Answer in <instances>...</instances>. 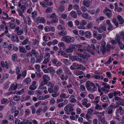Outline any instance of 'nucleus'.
<instances>
[{
	"label": "nucleus",
	"instance_id": "f257e3e1",
	"mask_svg": "<svg viewBox=\"0 0 124 124\" xmlns=\"http://www.w3.org/2000/svg\"><path fill=\"white\" fill-rule=\"evenodd\" d=\"M106 43L103 41L101 43V46L98 45L96 47V51L98 54H100L102 52L103 54H105L106 50L105 48Z\"/></svg>",
	"mask_w": 124,
	"mask_h": 124
},
{
	"label": "nucleus",
	"instance_id": "f03ea898",
	"mask_svg": "<svg viewBox=\"0 0 124 124\" xmlns=\"http://www.w3.org/2000/svg\"><path fill=\"white\" fill-rule=\"evenodd\" d=\"M75 40L74 38L69 36H63L62 38V40L67 43H72Z\"/></svg>",
	"mask_w": 124,
	"mask_h": 124
},
{
	"label": "nucleus",
	"instance_id": "7ed1b4c3",
	"mask_svg": "<svg viewBox=\"0 0 124 124\" xmlns=\"http://www.w3.org/2000/svg\"><path fill=\"white\" fill-rule=\"evenodd\" d=\"M76 48L75 45L71 44L69 46L68 48L66 49L65 52L68 53H70L73 52L74 50Z\"/></svg>",
	"mask_w": 124,
	"mask_h": 124
},
{
	"label": "nucleus",
	"instance_id": "20e7f679",
	"mask_svg": "<svg viewBox=\"0 0 124 124\" xmlns=\"http://www.w3.org/2000/svg\"><path fill=\"white\" fill-rule=\"evenodd\" d=\"M43 80L41 82V85H45L47 84L48 81L50 79V78L48 75H44L43 76Z\"/></svg>",
	"mask_w": 124,
	"mask_h": 124
},
{
	"label": "nucleus",
	"instance_id": "39448f33",
	"mask_svg": "<svg viewBox=\"0 0 124 124\" xmlns=\"http://www.w3.org/2000/svg\"><path fill=\"white\" fill-rule=\"evenodd\" d=\"M103 12L109 18L111 17L112 15L111 11L107 8H106L104 10Z\"/></svg>",
	"mask_w": 124,
	"mask_h": 124
},
{
	"label": "nucleus",
	"instance_id": "423d86ee",
	"mask_svg": "<svg viewBox=\"0 0 124 124\" xmlns=\"http://www.w3.org/2000/svg\"><path fill=\"white\" fill-rule=\"evenodd\" d=\"M50 18L52 19L51 20L53 23H57L58 21V19L56 17L55 14L53 13L50 16Z\"/></svg>",
	"mask_w": 124,
	"mask_h": 124
},
{
	"label": "nucleus",
	"instance_id": "0eeeda50",
	"mask_svg": "<svg viewBox=\"0 0 124 124\" xmlns=\"http://www.w3.org/2000/svg\"><path fill=\"white\" fill-rule=\"evenodd\" d=\"M47 86H50V87L48 88V91L49 92L51 93H53L54 91L53 89V88L54 85V84H52L51 82H49L48 83Z\"/></svg>",
	"mask_w": 124,
	"mask_h": 124
},
{
	"label": "nucleus",
	"instance_id": "6e6552de",
	"mask_svg": "<svg viewBox=\"0 0 124 124\" xmlns=\"http://www.w3.org/2000/svg\"><path fill=\"white\" fill-rule=\"evenodd\" d=\"M81 15L82 17L85 19H87L90 20H92L91 17L89 16V15L87 13H83Z\"/></svg>",
	"mask_w": 124,
	"mask_h": 124
},
{
	"label": "nucleus",
	"instance_id": "1a4fd4ad",
	"mask_svg": "<svg viewBox=\"0 0 124 124\" xmlns=\"http://www.w3.org/2000/svg\"><path fill=\"white\" fill-rule=\"evenodd\" d=\"M92 1L90 0L86 1L84 0L82 2V4L83 5L86 7H89L91 4Z\"/></svg>",
	"mask_w": 124,
	"mask_h": 124
},
{
	"label": "nucleus",
	"instance_id": "9d476101",
	"mask_svg": "<svg viewBox=\"0 0 124 124\" xmlns=\"http://www.w3.org/2000/svg\"><path fill=\"white\" fill-rule=\"evenodd\" d=\"M36 20L40 23H44L46 22V20L44 18L42 17H40L39 16L38 17L36 18Z\"/></svg>",
	"mask_w": 124,
	"mask_h": 124
},
{
	"label": "nucleus",
	"instance_id": "9b49d317",
	"mask_svg": "<svg viewBox=\"0 0 124 124\" xmlns=\"http://www.w3.org/2000/svg\"><path fill=\"white\" fill-rule=\"evenodd\" d=\"M17 87V84H16V85H15L14 84H11L9 89V91L10 92L13 90H15L16 89Z\"/></svg>",
	"mask_w": 124,
	"mask_h": 124
},
{
	"label": "nucleus",
	"instance_id": "f8f14e48",
	"mask_svg": "<svg viewBox=\"0 0 124 124\" xmlns=\"http://www.w3.org/2000/svg\"><path fill=\"white\" fill-rule=\"evenodd\" d=\"M80 56L84 59H87L90 57V55L87 53H84L83 54H80Z\"/></svg>",
	"mask_w": 124,
	"mask_h": 124
},
{
	"label": "nucleus",
	"instance_id": "ddd939ff",
	"mask_svg": "<svg viewBox=\"0 0 124 124\" xmlns=\"http://www.w3.org/2000/svg\"><path fill=\"white\" fill-rule=\"evenodd\" d=\"M78 66L79 64H78L74 63H73L72 65L70 66V69L72 70L78 69Z\"/></svg>",
	"mask_w": 124,
	"mask_h": 124
},
{
	"label": "nucleus",
	"instance_id": "4468645a",
	"mask_svg": "<svg viewBox=\"0 0 124 124\" xmlns=\"http://www.w3.org/2000/svg\"><path fill=\"white\" fill-rule=\"evenodd\" d=\"M90 81H88L86 82V86L87 90L88 91H92V88L91 87L90 85Z\"/></svg>",
	"mask_w": 124,
	"mask_h": 124
},
{
	"label": "nucleus",
	"instance_id": "2eb2a0df",
	"mask_svg": "<svg viewBox=\"0 0 124 124\" xmlns=\"http://www.w3.org/2000/svg\"><path fill=\"white\" fill-rule=\"evenodd\" d=\"M0 65L2 67H5V68L7 69H8V65L6 61L5 62V63L3 61L1 62Z\"/></svg>",
	"mask_w": 124,
	"mask_h": 124
},
{
	"label": "nucleus",
	"instance_id": "dca6fc26",
	"mask_svg": "<svg viewBox=\"0 0 124 124\" xmlns=\"http://www.w3.org/2000/svg\"><path fill=\"white\" fill-rule=\"evenodd\" d=\"M91 35V32L89 31H86L85 32V36L87 39L90 38Z\"/></svg>",
	"mask_w": 124,
	"mask_h": 124
},
{
	"label": "nucleus",
	"instance_id": "f3484780",
	"mask_svg": "<svg viewBox=\"0 0 124 124\" xmlns=\"http://www.w3.org/2000/svg\"><path fill=\"white\" fill-rule=\"evenodd\" d=\"M19 50L21 53H25L27 52V51L25 49V48L22 46H20L19 47Z\"/></svg>",
	"mask_w": 124,
	"mask_h": 124
},
{
	"label": "nucleus",
	"instance_id": "a211bd4d",
	"mask_svg": "<svg viewBox=\"0 0 124 124\" xmlns=\"http://www.w3.org/2000/svg\"><path fill=\"white\" fill-rule=\"evenodd\" d=\"M75 46L76 48H77L78 50L80 52H82L84 50L83 48V46L79 44L75 45Z\"/></svg>",
	"mask_w": 124,
	"mask_h": 124
},
{
	"label": "nucleus",
	"instance_id": "6ab92c4d",
	"mask_svg": "<svg viewBox=\"0 0 124 124\" xmlns=\"http://www.w3.org/2000/svg\"><path fill=\"white\" fill-rule=\"evenodd\" d=\"M119 112L121 115H122L124 114V111L122 107L120 106L117 109V111L116 112V113L117 114Z\"/></svg>",
	"mask_w": 124,
	"mask_h": 124
},
{
	"label": "nucleus",
	"instance_id": "aec40b11",
	"mask_svg": "<svg viewBox=\"0 0 124 124\" xmlns=\"http://www.w3.org/2000/svg\"><path fill=\"white\" fill-rule=\"evenodd\" d=\"M58 34L60 36H64L66 35L67 34V32L63 30L59 32Z\"/></svg>",
	"mask_w": 124,
	"mask_h": 124
},
{
	"label": "nucleus",
	"instance_id": "412c9836",
	"mask_svg": "<svg viewBox=\"0 0 124 124\" xmlns=\"http://www.w3.org/2000/svg\"><path fill=\"white\" fill-rule=\"evenodd\" d=\"M115 40L118 42L119 45H120L121 44V42L120 41V39L119 35L118 34H116L115 38Z\"/></svg>",
	"mask_w": 124,
	"mask_h": 124
},
{
	"label": "nucleus",
	"instance_id": "4be33fe9",
	"mask_svg": "<svg viewBox=\"0 0 124 124\" xmlns=\"http://www.w3.org/2000/svg\"><path fill=\"white\" fill-rule=\"evenodd\" d=\"M31 81V80L30 78L28 77L23 80V82L27 84H29Z\"/></svg>",
	"mask_w": 124,
	"mask_h": 124
},
{
	"label": "nucleus",
	"instance_id": "5701e85b",
	"mask_svg": "<svg viewBox=\"0 0 124 124\" xmlns=\"http://www.w3.org/2000/svg\"><path fill=\"white\" fill-rule=\"evenodd\" d=\"M26 123L28 124H38L37 121L35 120L29 121L28 120H26Z\"/></svg>",
	"mask_w": 124,
	"mask_h": 124
},
{
	"label": "nucleus",
	"instance_id": "b1692460",
	"mask_svg": "<svg viewBox=\"0 0 124 124\" xmlns=\"http://www.w3.org/2000/svg\"><path fill=\"white\" fill-rule=\"evenodd\" d=\"M36 59V62H40L43 58V56L42 55H40L38 57H35Z\"/></svg>",
	"mask_w": 124,
	"mask_h": 124
},
{
	"label": "nucleus",
	"instance_id": "393cba45",
	"mask_svg": "<svg viewBox=\"0 0 124 124\" xmlns=\"http://www.w3.org/2000/svg\"><path fill=\"white\" fill-rule=\"evenodd\" d=\"M101 100L104 102H105L107 101L108 100V96L106 95L102 96L101 97Z\"/></svg>",
	"mask_w": 124,
	"mask_h": 124
},
{
	"label": "nucleus",
	"instance_id": "a878e982",
	"mask_svg": "<svg viewBox=\"0 0 124 124\" xmlns=\"http://www.w3.org/2000/svg\"><path fill=\"white\" fill-rule=\"evenodd\" d=\"M25 20L26 22L28 23V25H30L31 24V21L30 17L29 16H27L25 18Z\"/></svg>",
	"mask_w": 124,
	"mask_h": 124
},
{
	"label": "nucleus",
	"instance_id": "bb28decb",
	"mask_svg": "<svg viewBox=\"0 0 124 124\" xmlns=\"http://www.w3.org/2000/svg\"><path fill=\"white\" fill-rule=\"evenodd\" d=\"M48 70L53 75L54 74L56 73L55 70L53 69L52 67H49L47 68Z\"/></svg>",
	"mask_w": 124,
	"mask_h": 124
},
{
	"label": "nucleus",
	"instance_id": "cd10ccee",
	"mask_svg": "<svg viewBox=\"0 0 124 124\" xmlns=\"http://www.w3.org/2000/svg\"><path fill=\"white\" fill-rule=\"evenodd\" d=\"M117 18L118 20L120 21L121 22L119 23L120 24H122L124 23V20L123 18H122L121 16L120 15H119L117 16Z\"/></svg>",
	"mask_w": 124,
	"mask_h": 124
},
{
	"label": "nucleus",
	"instance_id": "c85d7f7f",
	"mask_svg": "<svg viewBox=\"0 0 124 124\" xmlns=\"http://www.w3.org/2000/svg\"><path fill=\"white\" fill-rule=\"evenodd\" d=\"M70 14L72 17L74 18H76L77 16L76 13L74 11H72L70 13Z\"/></svg>",
	"mask_w": 124,
	"mask_h": 124
},
{
	"label": "nucleus",
	"instance_id": "c756f323",
	"mask_svg": "<svg viewBox=\"0 0 124 124\" xmlns=\"http://www.w3.org/2000/svg\"><path fill=\"white\" fill-rule=\"evenodd\" d=\"M11 39L13 42H15L16 41L17 42H18V39L17 36H15L14 35H13L11 38Z\"/></svg>",
	"mask_w": 124,
	"mask_h": 124
},
{
	"label": "nucleus",
	"instance_id": "7c9ffc66",
	"mask_svg": "<svg viewBox=\"0 0 124 124\" xmlns=\"http://www.w3.org/2000/svg\"><path fill=\"white\" fill-rule=\"evenodd\" d=\"M90 86L93 87L92 88V91H94L96 89V87L95 86V84L93 83H92L90 81Z\"/></svg>",
	"mask_w": 124,
	"mask_h": 124
},
{
	"label": "nucleus",
	"instance_id": "2f4dec72",
	"mask_svg": "<svg viewBox=\"0 0 124 124\" xmlns=\"http://www.w3.org/2000/svg\"><path fill=\"white\" fill-rule=\"evenodd\" d=\"M93 27V23L92 22H90L88 23L86 26V28L88 29L92 28Z\"/></svg>",
	"mask_w": 124,
	"mask_h": 124
},
{
	"label": "nucleus",
	"instance_id": "473e14b6",
	"mask_svg": "<svg viewBox=\"0 0 124 124\" xmlns=\"http://www.w3.org/2000/svg\"><path fill=\"white\" fill-rule=\"evenodd\" d=\"M17 55L16 54H13L12 56V58L13 61H16L17 59Z\"/></svg>",
	"mask_w": 124,
	"mask_h": 124
},
{
	"label": "nucleus",
	"instance_id": "72a5a7b5",
	"mask_svg": "<svg viewBox=\"0 0 124 124\" xmlns=\"http://www.w3.org/2000/svg\"><path fill=\"white\" fill-rule=\"evenodd\" d=\"M62 72V70L61 68L59 69L56 71V73L58 75H60Z\"/></svg>",
	"mask_w": 124,
	"mask_h": 124
},
{
	"label": "nucleus",
	"instance_id": "f704fd0d",
	"mask_svg": "<svg viewBox=\"0 0 124 124\" xmlns=\"http://www.w3.org/2000/svg\"><path fill=\"white\" fill-rule=\"evenodd\" d=\"M31 53L32 54V55H35V57L37 56L38 53L34 49H32L31 51Z\"/></svg>",
	"mask_w": 124,
	"mask_h": 124
},
{
	"label": "nucleus",
	"instance_id": "c9c22d12",
	"mask_svg": "<svg viewBox=\"0 0 124 124\" xmlns=\"http://www.w3.org/2000/svg\"><path fill=\"white\" fill-rule=\"evenodd\" d=\"M9 27L11 29H14L15 28L16 25L14 23H9Z\"/></svg>",
	"mask_w": 124,
	"mask_h": 124
},
{
	"label": "nucleus",
	"instance_id": "e433bc0d",
	"mask_svg": "<svg viewBox=\"0 0 124 124\" xmlns=\"http://www.w3.org/2000/svg\"><path fill=\"white\" fill-rule=\"evenodd\" d=\"M71 60L72 61H78L79 58L77 56H72L71 57Z\"/></svg>",
	"mask_w": 124,
	"mask_h": 124
},
{
	"label": "nucleus",
	"instance_id": "4c0bfd02",
	"mask_svg": "<svg viewBox=\"0 0 124 124\" xmlns=\"http://www.w3.org/2000/svg\"><path fill=\"white\" fill-rule=\"evenodd\" d=\"M13 98L15 101H18L20 100V97L18 95H15L14 96Z\"/></svg>",
	"mask_w": 124,
	"mask_h": 124
},
{
	"label": "nucleus",
	"instance_id": "58836bf2",
	"mask_svg": "<svg viewBox=\"0 0 124 124\" xmlns=\"http://www.w3.org/2000/svg\"><path fill=\"white\" fill-rule=\"evenodd\" d=\"M37 14V11H34L31 13L32 16V17L34 18L36 17Z\"/></svg>",
	"mask_w": 124,
	"mask_h": 124
},
{
	"label": "nucleus",
	"instance_id": "ea45409f",
	"mask_svg": "<svg viewBox=\"0 0 124 124\" xmlns=\"http://www.w3.org/2000/svg\"><path fill=\"white\" fill-rule=\"evenodd\" d=\"M100 120L101 122L102 123H104L105 124H107V123L104 117H101L100 116Z\"/></svg>",
	"mask_w": 124,
	"mask_h": 124
},
{
	"label": "nucleus",
	"instance_id": "a19ab883",
	"mask_svg": "<svg viewBox=\"0 0 124 124\" xmlns=\"http://www.w3.org/2000/svg\"><path fill=\"white\" fill-rule=\"evenodd\" d=\"M87 24L86 21L85 20H82L80 23V25L82 26H85Z\"/></svg>",
	"mask_w": 124,
	"mask_h": 124
},
{
	"label": "nucleus",
	"instance_id": "79ce46f5",
	"mask_svg": "<svg viewBox=\"0 0 124 124\" xmlns=\"http://www.w3.org/2000/svg\"><path fill=\"white\" fill-rule=\"evenodd\" d=\"M8 101V100L7 99L3 98L1 100V103L2 104H4L6 103Z\"/></svg>",
	"mask_w": 124,
	"mask_h": 124
},
{
	"label": "nucleus",
	"instance_id": "37998d69",
	"mask_svg": "<svg viewBox=\"0 0 124 124\" xmlns=\"http://www.w3.org/2000/svg\"><path fill=\"white\" fill-rule=\"evenodd\" d=\"M111 46L109 44H107L106 46V51L108 52H109L110 51L111 49Z\"/></svg>",
	"mask_w": 124,
	"mask_h": 124
},
{
	"label": "nucleus",
	"instance_id": "c03bdc74",
	"mask_svg": "<svg viewBox=\"0 0 124 124\" xmlns=\"http://www.w3.org/2000/svg\"><path fill=\"white\" fill-rule=\"evenodd\" d=\"M14 46L12 44H10L8 46V48L9 50H13L14 49Z\"/></svg>",
	"mask_w": 124,
	"mask_h": 124
},
{
	"label": "nucleus",
	"instance_id": "a18cd8bd",
	"mask_svg": "<svg viewBox=\"0 0 124 124\" xmlns=\"http://www.w3.org/2000/svg\"><path fill=\"white\" fill-rule=\"evenodd\" d=\"M52 10L51 7H49L46 9V12L47 13H50L52 12Z\"/></svg>",
	"mask_w": 124,
	"mask_h": 124
},
{
	"label": "nucleus",
	"instance_id": "49530a36",
	"mask_svg": "<svg viewBox=\"0 0 124 124\" xmlns=\"http://www.w3.org/2000/svg\"><path fill=\"white\" fill-rule=\"evenodd\" d=\"M36 86H33L31 85L29 87V89L30 90H34L36 89L37 88Z\"/></svg>",
	"mask_w": 124,
	"mask_h": 124
},
{
	"label": "nucleus",
	"instance_id": "de8ad7c7",
	"mask_svg": "<svg viewBox=\"0 0 124 124\" xmlns=\"http://www.w3.org/2000/svg\"><path fill=\"white\" fill-rule=\"evenodd\" d=\"M59 10L61 11H63L64 10V6L62 5H61L59 7Z\"/></svg>",
	"mask_w": 124,
	"mask_h": 124
},
{
	"label": "nucleus",
	"instance_id": "09e8293b",
	"mask_svg": "<svg viewBox=\"0 0 124 124\" xmlns=\"http://www.w3.org/2000/svg\"><path fill=\"white\" fill-rule=\"evenodd\" d=\"M112 22L115 24L116 25V27H117L118 25V22L116 21V19L115 18L113 19L112 20Z\"/></svg>",
	"mask_w": 124,
	"mask_h": 124
},
{
	"label": "nucleus",
	"instance_id": "8fccbe9b",
	"mask_svg": "<svg viewBox=\"0 0 124 124\" xmlns=\"http://www.w3.org/2000/svg\"><path fill=\"white\" fill-rule=\"evenodd\" d=\"M93 112L94 110L92 108H90L88 110L87 112L90 114L91 115H93Z\"/></svg>",
	"mask_w": 124,
	"mask_h": 124
},
{
	"label": "nucleus",
	"instance_id": "3c124183",
	"mask_svg": "<svg viewBox=\"0 0 124 124\" xmlns=\"http://www.w3.org/2000/svg\"><path fill=\"white\" fill-rule=\"evenodd\" d=\"M102 37V36L101 34H99L97 35L96 39L97 40H100L101 39Z\"/></svg>",
	"mask_w": 124,
	"mask_h": 124
},
{
	"label": "nucleus",
	"instance_id": "603ef678",
	"mask_svg": "<svg viewBox=\"0 0 124 124\" xmlns=\"http://www.w3.org/2000/svg\"><path fill=\"white\" fill-rule=\"evenodd\" d=\"M44 85H42L40 84V85L39 86L41 89L42 90H46V88L45 86H43Z\"/></svg>",
	"mask_w": 124,
	"mask_h": 124
},
{
	"label": "nucleus",
	"instance_id": "864d4df0",
	"mask_svg": "<svg viewBox=\"0 0 124 124\" xmlns=\"http://www.w3.org/2000/svg\"><path fill=\"white\" fill-rule=\"evenodd\" d=\"M44 30L46 32H47L49 31L50 30V27L48 26H46L44 28Z\"/></svg>",
	"mask_w": 124,
	"mask_h": 124
},
{
	"label": "nucleus",
	"instance_id": "5fc2aeb1",
	"mask_svg": "<svg viewBox=\"0 0 124 124\" xmlns=\"http://www.w3.org/2000/svg\"><path fill=\"white\" fill-rule=\"evenodd\" d=\"M108 27L107 28V30L108 31H110L114 29V27L111 24L108 25Z\"/></svg>",
	"mask_w": 124,
	"mask_h": 124
},
{
	"label": "nucleus",
	"instance_id": "6e6d98bb",
	"mask_svg": "<svg viewBox=\"0 0 124 124\" xmlns=\"http://www.w3.org/2000/svg\"><path fill=\"white\" fill-rule=\"evenodd\" d=\"M68 25L70 27H72L73 26L72 22L71 21H69L67 23Z\"/></svg>",
	"mask_w": 124,
	"mask_h": 124
},
{
	"label": "nucleus",
	"instance_id": "4d7b16f0",
	"mask_svg": "<svg viewBox=\"0 0 124 124\" xmlns=\"http://www.w3.org/2000/svg\"><path fill=\"white\" fill-rule=\"evenodd\" d=\"M28 41V40L27 39H26L23 41L22 42V44L23 45H25L27 44Z\"/></svg>",
	"mask_w": 124,
	"mask_h": 124
},
{
	"label": "nucleus",
	"instance_id": "13d9d810",
	"mask_svg": "<svg viewBox=\"0 0 124 124\" xmlns=\"http://www.w3.org/2000/svg\"><path fill=\"white\" fill-rule=\"evenodd\" d=\"M32 113V114H34L35 113L36 111V109L33 106H32L31 107Z\"/></svg>",
	"mask_w": 124,
	"mask_h": 124
},
{
	"label": "nucleus",
	"instance_id": "bf43d9fd",
	"mask_svg": "<svg viewBox=\"0 0 124 124\" xmlns=\"http://www.w3.org/2000/svg\"><path fill=\"white\" fill-rule=\"evenodd\" d=\"M37 98L38 100H39L44 99L43 96L42 95V94L40 95H38L37 96Z\"/></svg>",
	"mask_w": 124,
	"mask_h": 124
},
{
	"label": "nucleus",
	"instance_id": "052dcab7",
	"mask_svg": "<svg viewBox=\"0 0 124 124\" xmlns=\"http://www.w3.org/2000/svg\"><path fill=\"white\" fill-rule=\"evenodd\" d=\"M63 26L62 25L59 24L57 28L59 30H62L63 29Z\"/></svg>",
	"mask_w": 124,
	"mask_h": 124
},
{
	"label": "nucleus",
	"instance_id": "680f3d73",
	"mask_svg": "<svg viewBox=\"0 0 124 124\" xmlns=\"http://www.w3.org/2000/svg\"><path fill=\"white\" fill-rule=\"evenodd\" d=\"M58 46L60 47H65L64 43L63 42H61L59 43L58 44Z\"/></svg>",
	"mask_w": 124,
	"mask_h": 124
},
{
	"label": "nucleus",
	"instance_id": "e2e57ef3",
	"mask_svg": "<svg viewBox=\"0 0 124 124\" xmlns=\"http://www.w3.org/2000/svg\"><path fill=\"white\" fill-rule=\"evenodd\" d=\"M59 95V93H54L52 94L51 95L53 97H55L58 96Z\"/></svg>",
	"mask_w": 124,
	"mask_h": 124
},
{
	"label": "nucleus",
	"instance_id": "0e129e2a",
	"mask_svg": "<svg viewBox=\"0 0 124 124\" xmlns=\"http://www.w3.org/2000/svg\"><path fill=\"white\" fill-rule=\"evenodd\" d=\"M110 106L113 108H115L117 107V106L115 105L114 103H111L110 105Z\"/></svg>",
	"mask_w": 124,
	"mask_h": 124
},
{
	"label": "nucleus",
	"instance_id": "69168bd1",
	"mask_svg": "<svg viewBox=\"0 0 124 124\" xmlns=\"http://www.w3.org/2000/svg\"><path fill=\"white\" fill-rule=\"evenodd\" d=\"M59 89V88L58 86H54V93H57Z\"/></svg>",
	"mask_w": 124,
	"mask_h": 124
},
{
	"label": "nucleus",
	"instance_id": "338daca9",
	"mask_svg": "<svg viewBox=\"0 0 124 124\" xmlns=\"http://www.w3.org/2000/svg\"><path fill=\"white\" fill-rule=\"evenodd\" d=\"M81 9L83 12H85L87 11V9L84 6H82L81 8Z\"/></svg>",
	"mask_w": 124,
	"mask_h": 124
},
{
	"label": "nucleus",
	"instance_id": "774afa93",
	"mask_svg": "<svg viewBox=\"0 0 124 124\" xmlns=\"http://www.w3.org/2000/svg\"><path fill=\"white\" fill-rule=\"evenodd\" d=\"M88 12L90 14L92 15H93L94 14L95 12V11L94 10H88Z\"/></svg>",
	"mask_w": 124,
	"mask_h": 124
}]
</instances>
